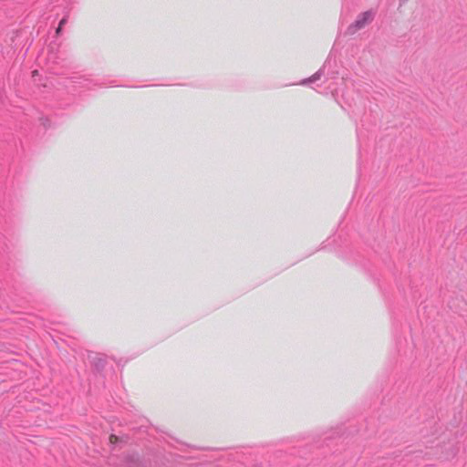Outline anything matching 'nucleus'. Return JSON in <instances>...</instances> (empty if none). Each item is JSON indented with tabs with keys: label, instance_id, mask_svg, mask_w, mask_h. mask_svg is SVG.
Returning <instances> with one entry per match:
<instances>
[{
	"label": "nucleus",
	"instance_id": "f257e3e1",
	"mask_svg": "<svg viewBox=\"0 0 467 467\" xmlns=\"http://www.w3.org/2000/svg\"><path fill=\"white\" fill-rule=\"evenodd\" d=\"M374 16L375 12L372 10H368L359 14L357 19L348 26L347 34L354 35L356 32L371 23L374 19Z\"/></svg>",
	"mask_w": 467,
	"mask_h": 467
},
{
	"label": "nucleus",
	"instance_id": "f03ea898",
	"mask_svg": "<svg viewBox=\"0 0 467 467\" xmlns=\"http://www.w3.org/2000/svg\"><path fill=\"white\" fill-rule=\"evenodd\" d=\"M91 362L97 371L103 370L106 365V359L102 356L94 357Z\"/></svg>",
	"mask_w": 467,
	"mask_h": 467
},
{
	"label": "nucleus",
	"instance_id": "7ed1b4c3",
	"mask_svg": "<svg viewBox=\"0 0 467 467\" xmlns=\"http://www.w3.org/2000/svg\"><path fill=\"white\" fill-rule=\"evenodd\" d=\"M324 74V70L323 68H320L319 70H317L314 75H312L310 78H306V79H303L301 81V84L302 85H306L308 83H313L318 79H320L321 76Z\"/></svg>",
	"mask_w": 467,
	"mask_h": 467
},
{
	"label": "nucleus",
	"instance_id": "20e7f679",
	"mask_svg": "<svg viewBox=\"0 0 467 467\" xmlns=\"http://www.w3.org/2000/svg\"><path fill=\"white\" fill-rule=\"evenodd\" d=\"M67 21V17H66V16H65V17H63V18L60 20V22H59L58 26H60V27H63V26L66 25Z\"/></svg>",
	"mask_w": 467,
	"mask_h": 467
},
{
	"label": "nucleus",
	"instance_id": "39448f33",
	"mask_svg": "<svg viewBox=\"0 0 467 467\" xmlns=\"http://www.w3.org/2000/svg\"><path fill=\"white\" fill-rule=\"evenodd\" d=\"M61 31H62V27H60V26H57V30H56V35H57V36H59V35H60V33H61Z\"/></svg>",
	"mask_w": 467,
	"mask_h": 467
},
{
	"label": "nucleus",
	"instance_id": "423d86ee",
	"mask_svg": "<svg viewBox=\"0 0 467 467\" xmlns=\"http://www.w3.org/2000/svg\"><path fill=\"white\" fill-rule=\"evenodd\" d=\"M113 439L117 440V437H116L115 435H111V436H110V441H113Z\"/></svg>",
	"mask_w": 467,
	"mask_h": 467
},
{
	"label": "nucleus",
	"instance_id": "0eeeda50",
	"mask_svg": "<svg viewBox=\"0 0 467 467\" xmlns=\"http://www.w3.org/2000/svg\"><path fill=\"white\" fill-rule=\"evenodd\" d=\"M400 5L406 3L407 0H400Z\"/></svg>",
	"mask_w": 467,
	"mask_h": 467
}]
</instances>
